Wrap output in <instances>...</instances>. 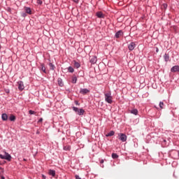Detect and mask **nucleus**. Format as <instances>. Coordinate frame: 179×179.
<instances>
[{
	"instance_id": "39",
	"label": "nucleus",
	"mask_w": 179,
	"mask_h": 179,
	"mask_svg": "<svg viewBox=\"0 0 179 179\" xmlns=\"http://www.w3.org/2000/svg\"><path fill=\"white\" fill-rule=\"evenodd\" d=\"M42 178L43 179H45L46 178L45 176V175H42Z\"/></svg>"
},
{
	"instance_id": "8",
	"label": "nucleus",
	"mask_w": 179,
	"mask_h": 179,
	"mask_svg": "<svg viewBox=\"0 0 179 179\" xmlns=\"http://www.w3.org/2000/svg\"><path fill=\"white\" fill-rule=\"evenodd\" d=\"M164 59L165 62H169V61H170V55L169 53H165L164 55Z\"/></svg>"
},
{
	"instance_id": "19",
	"label": "nucleus",
	"mask_w": 179,
	"mask_h": 179,
	"mask_svg": "<svg viewBox=\"0 0 179 179\" xmlns=\"http://www.w3.org/2000/svg\"><path fill=\"white\" fill-rule=\"evenodd\" d=\"M131 114H134V115H138V109H133L130 110Z\"/></svg>"
},
{
	"instance_id": "1",
	"label": "nucleus",
	"mask_w": 179,
	"mask_h": 179,
	"mask_svg": "<svg viewBox=\"0 0 179 179\" xmlns=\"http://www.w3.org/2000/svg\"><path fill=\"white\" fill-rule=\"evenodd\" d=\"M105 101L108 103V104H113V96H111V93L108 92L105 94Z\"/></svg>"
},
{
	"instance_id": "34",
	"label": "nucleus",
	"mask_w": 179,
	"mask_h": 179,
	"mask_svg": "<svg viewBox=\"0 0 179 179\" xmlns=\"http://www.w3.org/2000/svg\"><path fill=\"white\" fill-rule=\"evenodd\" d=\"M75 104L76 106H80V103H79V101H75Z\"/></svg>"
},
{
	"instance_id": "17",
	"label": "nucleus",
	"mask_w": 179,
	"mask_h": 179,
	"mask_svg": "<svg viewBox=\"0 0 179 179\" xmlns=\"http://www.w3.org/2000/svg\"><path fill=\"white\" fill-rule=\"evenodd\" d=\"M57 82L60 87H62V86H64V82H62V78H58Z\"/></svg>"
},
{
	"instance_id": "18",
	"label": "nucleus",
	"mask_w": 179,
	"mask_h": 179,
	"mask_svg": "<svg viewBox=\"0 0 179 179\" xmlns=\"http://www.w3.org/2000/svg\"><path fill=\"white\" fill-rule=\"evenodd\" d=\"M77 114L78 115H83V114H85V110H83V108L78 109V112H77Z\"/></svg>"
},
{
	"instance_id": "37",
	"label": "nucleus",
	"mask_w": 179,
	"mask_h": 179,
	"mask_svg": "<svg viewBox=\"0 0 179 179\" xmlns=\"http://www.w3.org/2000/svg\"><path fill=\"white\" fill-rule=\"evenodd\" d=\"M100 163H101V164H103V163H104V159H101V160L100 161Z\"/></svg>"
},
{
	"instance_id": "15",
	"label": "nucleus",
	"mask_w": 179,
	"mask_h": 179,
	"mask_svg": "<svg viewBox=\"0 0 179 179\" xmlns=\"http://www.w3.org/2000/svg\"><path fill=\"white\" fill-rule=\"evenodd\" d=\"M73 64H74L75 68H76L77 69L78 68H80V63L76 62V60L73 61Z\"/></svg>"
},
{
	"instance_id": "42",
	"label": "nucleus",
	"mask_w": 179,
	"mask_h": 179,
	"mask_svg": "<svg viewBox=\"0 0 179 179\" xmlns=\"http://www.w3.org/2000/svg\"><path fill=\"white\" fill-rule=\"evenodd\" d=\"M9 92H10L9 90H6V93H9Z\"/></svg>"
},
{
	"instance_id": "30",
	"label": "nucleus",
	"mask_w": 179,
	"mask_h": 179,
	"mask_svg": "<svg viewBox=\"0 0 179 179\" xmlns=\"http://www.w3.org/2000/svg\"><path fill=\"white\" fill-rule=\"evenodd\" d=\"M37 3H38V5H43V1H41V0H37Z\"/></svg>"
},
{
	"instance_id": "11",
	"label": "nucleus",
	"mask_w": 179,
	"mask_h": 179,
	"mask_svg": "<svg viewBox=\"0 0 179 179\" xmlns=\"http://www.w3.org/2000/svg\"><path fill=\"white\" fill-rule=\"evenodd\" d=\"M25 13H27L28 15H31V8L30 7H24Z\"/></svg>"
},
{
	"instance_id": "4",
	"label": "nucleus",
	"mask_w": 179,
	"mask_h": 179,
	"mask_svg": "<svg viewBox=\"0 0 179 179\" xmlns=\"http://www.w3.org/2000/svg\"><path fill=\"white\" fill-rule=\"evenodd\" d=\"M135 47H136V44H135V42H131L128 45L129 51H134V50H135Z\"/></svg>"
},
{
	"instance_id": "41",
	"label": "nucleus",
	"mask_w": 179,
	"mask_h": 179,
	"mask_svg": "<svg viewBox=\"0 0 179 179\" xmlns=\"http://www.w3.org/2000/svg\"><path fill=\"white\" fill-rule=\"evenodd\" d=\"M11 9L10 8H8V12H10Z\"/></svg>"
},
{
	"instance_id": "26",
	"label": "nucleus",
	"mask_w": 179,
	"mask_h": 179,
	"mask_svg": "<svg viewBox=\"0 0 179 179\" xmlns=\"http://www.w3.org/2000/svg\"><path fill=\"white\" fill-rule=\"evenodd\" d=\"M72 108H73V111H75V113H78V112H79V108H78L75 106H73Z\"/></svg>"
},
{
	"instance_id": "25",
	"label": "nucleus",
	"mask_w": 179,
	"mask_h": 179,
	"mask_svg": "<svg viewBox=\"0 0 179 179\" xmlns=\"http://www.w3.org/2000/svg\"><path fill=\"white\" fill-rule=\"evenodd\" d=\"M119 156L117 155V153H113L112 154V158L113 159H118Z\"/></svg>"
},
{
	"instance_id": "27",
	"label": "nucleus",
	"mask_w": 179,
	"mask_h": 179,
	"mask_svg": "<svg viewBox=\"0 0 179 179\" xmlns=\"http://www.w3.org/2000/svg\"><path fill=\"white\" fill-rule=\"evenodd\" d=\"M29 114H30L31 115H33V114H36V112L32 110H29Z\"/></svg>"
},
{
	"instance_id": "2",
	"label": "nucleus",
	"mask_w": 179,
	"mask_h": 179,
	"mask_svg": "<svg viewBox=\"0 0 179 179\" xmlns=\"http://www.w3.org/2000/svg\"><path fill=\"white\" fill-rule=\"evenodd\" d=\"M5 155H3L2 154H0V159H3L4 160H8V162H10L12 160V156L6 151L4 152Z\"/></svg>"
},
{
	"instance_id": "12",
	"label": "nucleus",
	"mask_w": 179,
	"mask_h": 179,
	"mask_svg": "<svg viewBox=\"0 0 179 179\" xmlns=\"http://www.w3.org/2000/svg\"><path fill=\"white\" fill-rule=\"evenodd\" d=\"M96 16H97V17H99V19H104V14H103L102 12H97V13H96Z\"/></svg>"
},
{
	"instance_id": "28",
	"label": "nucleus",
	"mask_w": 179,
	"mask_h": 179,
	"mask_svg": "<svg viewBox=\"0 0 179 179\" xmlns=\"http://www.w3.org/2000/svg\"><path fill=\"white\" fill-rule=\"evenodd\" d=\"M163 106H164V103H163V101H160L159 102V107H160V108H163Z\"/></svg>"
},
{
	"instance_id": "45",
	"label": "nucleus",
	"mask_w": 179,
	"mask_h": 179,
	"mask_svg": "<svg viewBox=\"0 0 179 179\" xmlns=\"http://www.w3.org/2000/svg\"><path fill=\"white\" fill-rule=\"evenodd\" d=\"M36 134H40V132L37 131Z\"/></svg>"
},
{
	"instance_id": "44",
	"label": "nucleus",
	"mask_w": 179,
	"mask_h": 179,
	"mask_svg": "<svg viewBox=\"0 0 179 179\" xmlns=\"http://www.w3.org/2000/svg\"><path fill=\"white\" fill-rule=\"evenodd\" d=\"M23 161H24V162H27V159H26L24 158V159H23Z\"/></svg>"
},
{
	"instance_id": "36",
	"label": "nucleus",
	"mask_w": 179,
	"mask_h": 179,
	"mask_svg": "<svg viewBox=\"0 0 179 179\" xmlns=\"http://www.w3.org/2000/svg\"><path fill=\"white\" fill-rule=\"evenodd\" d=\"M38 122H43V118L41 117V118L39 119V120L38 121Z\"/></svg>"
},
{
	"instance_id": "9",
	"label": "nucleus",
	"mask_w": 179,
	"mask_h": 179,
	"mask_svg": "<svg viewBox=\"0 0 179 179\" xmlns=\"http://www.w3.org/2000/svg\"><path fill=\"white\" fill-rule=\"evenodd\" d=\"M122 34H124V32H122V31L120 30L117 32H116L115 36L116 38H120V37H121V36H122Z\"/></svg>"
},
{
	"instance_id": "23",
	"label": "nucleus",
	"mask_w": 179,
	"mask_h": 179,
	"mask_svg": "<svg viewBox=\"0 0 179 179\" xmlns=\"http://www.w3.org/2000/svg\"><path fill=\"white\" fill-rule=\"evenodd\" d=\"M68 71L70 72V73H73V72H75V69H73L72 66H69L68 68Z\"/></svg>"
},
{
	"instance_id": "22",
	"label": "nucleus",
	"mask_w": 179,
	"mask_h": 179,
	"mask_svg": "<svg viewBox=\"0 0 179 179\" xmlns=\"http://www.w3.org/2000/svg\"><path fill=\"white\" fill-rule=\"evenodd\" d=\"M49 66H50V69H51V71H54V69H55V66L54 64H52V63H49Z\"/></svg>"
},
{
	"instance_id": "3",
	"label": "nucleus",
	"mask_w": 179,
	"mask_h": 179,
	"mask_svg": "<svg viewBox=\"0 0 179 179\" xmlns=\"http://www.w3.org/2000/svg\"><path fill=\"white\" fill-rule=\"evenodd\" d=\"M117 138L121 142H127V135L124 133L117 134Z\"/></svg>"
},
{
	"instance_id": "33",
	"label": "nucleus",
	"mask_w": 179,
	"mask_h": 179,
	"mask_svg": "<svg viewBox=\"0 0 179 179\" xmlns=\"http://www.w3.org/2000/svg\"><path fill=\"white\" fill-rule=\"evenodd\" d=\"M3 171H4L3 168L0 167V174L3 173Z\"/></svg>"
},
{
	"instance_id": "32",
	"label": "nucleus",
	"mask_w": 179,
	"mask_h": 179,
	"mask_svg": "<svg viewBox=\"0 0 179 179\" xmlns=\"http://www.w3.org/2000/svg\"><path fill=\"white\" fill-rule=\"evenodd\" d=\"M64 150H69L71 149V147H69V146L64 147Z\"/></svg>"
},
{
	"instance_id": "10",
	"label": "nucleus",
	"mask_w": 179,
	"mask_h": 179,
	"mask_svg": "<svg viewBox=\"0 0 179 179\" xmlns=\"http://www.w3.org/2000/svg\"><path fill=\"white\" fill-rule=\"evenodd\" d=\"M90 62H91L93 64H96V62H97V57L96 56L92 57L90 59Z\"/></svg>"
},
{
	"instance_id": "21",
	"label": "nucleus",
	"mask_w": 179,
	"mask_h": 179,
	"mask_svg": "<svg viewBox=\"0 0 179 179\" xmlns=\"http://www.w3.org/2000/svg\"><path fill=\"white\" fill-rule=\"evenodd\" d=\"M9 120L10 121H16V117L13 115H10L9 117Z\"/></svg>"
},
{
	"instance_id": "43",
	"label": "nucleus",
	"mask_w": 179,
	"mask_h": 179,
	"mask_svg": "<svg viewBox=\"0 0 179 179\" xmlns=\"http://www.w3.org/2000/svg\"><path fill=\"white\" fill-rule=\"evenodd\" d=\"M1 179H5V176H1Z\"/></svg>"
},
{
	"instance_id": "38",
	"label": "nucleus",
	"mask_w": 179,
	"mask_h": 179,
	"mask_svg": "<svg viewBox=\"0 0 179 179\" xmlns=\"http://www.w3.org/2000/svg\"><path fill=\"white\" fill-rule=\"evenodd\" d=\"M73 2H75L76 3H78V2H79V0H73Z\"/></svg>"
},
{
	"instance_id": "20",
	"label": "nucleus",
	"mask_w": 179,
	"mask_h": 179,
	"mask_svg": "<svg viewBox=\"0 0 179 179\" xmlns=\"http://www.w3.org/2000/svg\"><path fill=\"white\" fill-rule=\"evenodd\" d=\"M114 134H115V132L114 131H110L109 133H108L106 136L108 137V136H114Z\"/></svg>"
},
{
	"instance_id": "5",
	"label": "nucleus",
	"mask_w": 179,
	"mask_h": 179,
	"mask_svg": "<svg viewBox=\"0 0 179 179\" xmlns=\"http://www.w3.org/2000/svg\"><path fill=\"white\" fill-rule=\"evenodd\" d=\"M80 94H83V95H85V94H87V93H90V90H89L87 88H81L80 90Z\"/></svg>"
},
{
	"instance_id": "13",
	"label": "nucleus",
	"mask_w": 179,
	"mask_h": 179,
	"mask_svg": "<svg viewBox=\"0 0 179 179\" xmlns=\"http://www.w3.org/2000/svg\"><path fill=\"white\" fill-rule=\"evenodd\" d=\"M1 120L3 121H8V115L6 113H3L1 115Z\"/></svg>"
},
{
	"instance_id": "40",
	"label": "nucleus",
	"mask_w": 179,
	"mask_h": 179,
	"mask_svg": "<svg viewBox=\"0 0 179 179\" xmlns=\"http://www.w3.org/2000/svg\"><path fill=\"white\" fill-rule=\"evenodd\" d=\"M156 52H159V48H156Z\"/></svg>"
},
{
	"instance_id": "7",
	"label": "nucleus",
	"mask_w": 179,
	"mask_h": 179,
	"mask_svg": "<svg viewBox=\"0 0 179 179\" xmlns=\"http://www.w3.org/2000/svg\"><path fill=\"white\" fill-rule=\"evenodd\" d=\"M171 72H179V66H173L171 69Z\"/></svg>"
},
{
	"instance_id": "6",
	"label": "nucleus",
	"mask_w": 179,
	"mask_h": 179,
	"mask_svg": "<svg viewBox=\"0 0 179 179\" xmlns=\"http://www.w3.org/2000/svg\"><path fill=\"white\" fill-rule=\"evenodd\" d=\"M18 89L22 92L24 89V84H23V81H18Z\"/></svg>"
},
{
	"instance_id": "16",
	"label": "nucleus",
	"mask_w": 179,
	"mask_h": 179,
	"mask_svg": "<svg viewBox=\"0 0 179 179\" xmlns=\"http://www.w3.org/2000/svg\"><path fill=\"white\" fill-rule=\"evenodd\" d=\"M48 174H49V176H52V177H55V171L50 169Z\"/></svg>"
},
{
	"instance_id": "46",
	"label": "nucleus",
	"mask_w": 179,
	"mask_h": 179,
	"mask_svg": "<svg viewBox=\"0 0 179 179\" xmlns=\"http://www.w3.org/2000/svg\"><path fill=\"white\" fill-rule=\"evenodd\" d=\"M0 50H1V45H0Z\"/></svg>"
},
{
	"instance_id": "14",
	"label": "nucleus",
	"mask_w": 179,
	"mask_h": 179,
	"mask_svg": "<svg viewBox=\"0 0 179 179\" xmlns=\"http://www.w3.org/2000/svg\"><path fill=\"white\" fill-rule=\"evenodd\" d=\"M39 69L44 73H47L45 71V66L43 64H41V68H39Z\"/></svg>"
},
{
	"instance_id": "24",
	"label": "nucleus",
	"mask_w": 179,
	"mask_h": 179,
	"mask_svg": "<svg viewBox=\"0 0 179 179\" xmlns=\"http://www.w3.org/2000/svg\"><path fill=\"white\" fill-rule=\"evenodd\" d=\"M76 82H78V78H76V76H73L72 78V83H76Z\"/></svg>"
},
{
	"instance_id": "29",
	"label": "nucleus",
	"mask_w": 179,
	"mask_h": 179,
	"mask_svg": "<svg viewBox=\"0 0 179 179\" xmlns=\"http://www.w3.org/2000/svg\"><path fill=\"white\" fill-rule=\"evenodd\" d=\"M21 16H22V17H26V16H27V13H22L21 14Z\"/></svg>"
},
{
	"instance_id": "31",
	"label": "nucleus",
	"mask_w": 179,
	"mask_h": 179,
	"mask_svg": "<svg viewBox=\"0 0 179 179\" xmlns=\"http://www.w3.org/2000/svg\"><path fill=\"white\" fill-rule=\"evenodd\" d=\"M162 8H163L164 9H167V3H164V4L162 5Z\"/></svg>"
},
{
	"instance_id": "35",
	"label": "nucleus",
	"mask_w": 179,
	"mask_h": 179,
	"mask_svg": "<svg viewBox=\"0 0 179 179\" xmlns=\"http://www.w3.org/2000/svg\"><path fill=\"white\" fill-rule=\"evenodd\" d=\"M76 179H82V178H80V177H79L78 175H76Z\"/></svg>"
}]
</instances>
